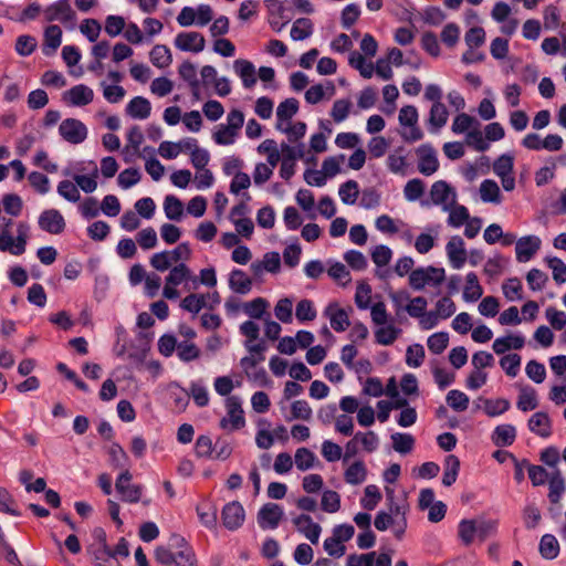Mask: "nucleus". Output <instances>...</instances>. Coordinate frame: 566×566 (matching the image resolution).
<instances>
[{
	"label": "nucleus",
	"instance_id": "obj_1",
	"mask_svg": "<svg viewBox=\"0 0 566 566\" xmlns=\"http://www.w3.org/2000/svg\"><path fill=\"white\" fill-rule=\"evenodd\" d=\"M446 279V272L443 268H436L429 265L427 268H418L409 274V285L420 291L428 286H438Z\"/></svg>",
	"mask_w": 566,
	"mask_h": 566
},
{
	"label": "nucleus",
	"instance_id": "obj_2",
	"mask_svg": "<svg viewBox=\"0 0 566 566\" xmlns=\"http://www.w3.org/2000/svg\"><path fill=\"white\" fill-rule=\"evenodd\" d=\"M227 416L220 420V428L228 431L240 430L245 426L244 411L241 399L229 396L226 400Z\"/></svg>",
	"mask_w": 566,
	"mask_h": 566
},
{
	"label": "nucleus",
	"instance_id": "obj_3",
	"mask_svg": "<svg viewBox=\"0 0 566 566\" xmlns=\"http://www.w3.org/2000/svg\"><path fill=\"white\" fill-rule=\"evenodd\" d=\"M132 473L128 469L123 471L115 482V489L120 494L124 502L137 503L140 501L143 494V486L139 484H132Z\"/></svg>",
	"mask_w": 566,
	"mask_h": 566
},
{
	"label": "nucleus",
	"instance_id": "obj_4",
	"mask_svg": "<svg viewBox=\"0 0 566 566\" xmlns=\"http://www.w3.org/2000/svg\"><path fill=\"white\" fill-rule=\"evenodd\" d=\"M430 198L433 205L449 210L457 202V192L447 181L438 180L431 186Z\"/></svg>",
	"mask_w": 566,
	"mask_h": 566
},
{
	"label": "nucleus",
	"instance_id": "obj_5",
	"mask_svg": "<svg viewBox=\"0 0 566 566\" xmlns=\"http://www.w3.org/2000/svg\"><path fill=\"white\" fill-rule=\"evenodd\" d=\"M61 137L73 145L83 143L87 137V128L80 119L66 118L59 126Z\"/></svg>",
	"mask_w": 566,
	"mask_h": 566
},
{
	"label": "nucleus",
	"instance_id": "obj_6",
	"mask_svg": "<svg viewBox=\"0 0 566 566\" xmlns=\"http://www.w3.org/2000/svg\"><path fill=\"white\" fill-rule=\"evenodd\" d=\"M416 153L418 156L417 168L421 175L431 176L438 171L439 160L437 157V151L431 145H421L417 148Z\"/></svg>",
	"mask_w": 566,
	"mask_h": 566
},
{
	"label": "nucleus",
	"instance_id": "obj_7",
	"mask_svg": "<svg viewBox=\"0 0 566 566\" xmlns=\"http://www.w3.org/2000/svg\"><path fill=\"white\" fill-rule=\"evenodd\" d=\"M45 20L49 22L60 21L64 24H74L75 12L70 0H57L44 10Z\"/></svg>",
	"mask_w": 566,
	"mask_h": 566
},
{
	"label": "nucleus",
	"instance_id": "obj_8",
	"mask_svg": "<svg viewBox=\"0 0 566 566\" xmlns=\"http://www.w3.org/2000/svg\"><path fill=\"white\" fill-rule=\"evenodd\" d=\"M284 516L283 509L276 503L264 504L258 513V523L262 530H274Z\"/></svg>",
	"mask_w": 566,
	"mask_h": 566
},
{
	"label": "nucleus",
	"instance_id": "obj_9",
	"mask_svg": "<svg viewBox=\"0 0 566 566\" xmlns=\"http://www.w3.org/2000/svg\"><path fill=\"white\" fill-rule=\"evenodd\" d=\"M222 524L229 531L238 530L242 526L245 512L242 504L238 501L226 504L221 512Z\"/></svg>",
	"mask_w": 566,
	"mask_h": 566
},
{
	"label": "nucleus",
	"instance_id": "obj_10",
	"mask_svg": "<svg viewBox=\"0 0 566 566\" xmlns=\"http://www.w3.org/2000/svg\"><path fill=\"white\" fill-rule=\"evenodd\" d=\"M175 46L180 51L199 53L205 49V36L195 31L180 32L175 38Z\"/></svg>",
	"mask_w": 566,
	"mask_h": 566
},
{
	"label": "nucleus",
	"instance_id": "obj_11",
	"mask_svg": "<svg viewBox=\"0 0 566 566\" xmlns=\"http://www.w3.org/2000/svg\"><path fill=\"white\" fill-rule=\"evenodd\" d=\"M39 227L51 234H60L65 229V220L56 209H46L39 217Z\"/></svg>",
	"mask_w": 566,
	"mask_h": 566
},
{
	"label": "nucleus",
	"instance_id": "obj_12",
	"mask_svg": "<svg viewBox=\"0 0 566 566\" xmlns=\"http://www.w3.org/2000/svg\"><path fill=\"white\" fill-rule=\"evenodd\" d=\"M541 239L536 235L522 237L516 241L515 252L518 262L530 261L541 248Z\"/></svg>",
	"mask_w": 566,
	"mask_h": 566
},
{
	"label": "nucleus",
	"instance_id": "obj_13",
	"mask_svg": "<svg viewBox=\"0 0 566 566\" xmlns=\"http://www.w3.org/2000/svg\"><path fill=\"white\" fill-rule=\"evenodd\" d=\"M447 255L453 269H461L467 261L464 241L461 237H451L446 247Z\"/></svg>",
	"mask_w": 566,
	"mask_h": 566
},
{
	"label": "nucleus",
	"instance_id": "obj_14",
	"mask_svg": "<svg viewBox=\"0 0 566 566\" xmlns=\"http://www.w3.org/2000/svg\"><path fill=\"white\" fill-rule=\"evenodd\" d=\"M64 101L72 106H85L93 102L94 92L85 84H78L63 94Z\"/></svg>",
	"mask_w": 566,
	"mask_h": 566
},
{
	"label": "nucleus",
	"instance_id": "obj_15",
	"mask_svg": "<svg viewBox=\"0 0 566 566\" xmlns=\"http://www.w3.org/2000/svg\"><path fill=\"white\" fill-rule=\"evenodd\" d=\"M324 315L329 318L332 328L337 333L345 332L350 325L347 312L337 303H329Z\"/></svg>",
	"mask_w": 566,
	"mask_h": 566
},
{
	"label": "nucleus",
	"instance_id": "obj_16",
	"mask_svg": "<svg viewBox=\"0 0 566 566\" xmlns=\"http://www.w3.org/2000/svg\"><path fill=\"white\" fill-rule=\"evenodd\" d=\"M293 523L297 531L302 533L311 543H318L322 527L317 523L313 522V518L310 515L301 514L293 518Z\"/></svg>",
	"mask_w": 566,
	"mask_h": 566
},
{
	"label": "nucleus",
	"instance_id": "obj_17",
	"mask_svg": "<svg viewBox=\"0 0 566 566\" xmlns=\"http://www.w3.org/2000/svg\"><path fill=\"white\" fill-rule=\"evenodd\" d=\"M9 224H11V220L7 223L6 228ZM0 251L21 255L25 251V240L22 238L14 239L8 229H3L0 232Z\"/></svg>",
	"mask_w": 566,
	"mask_h": 566
},
{
	"label": "nucleus",
	"instance_id": "obj_18",
	"mask_svg": "<svg viewBox=\"0 0 566 566\" xmlns=\"http://www.w3.org/2000/svg\"><path fill=\"white\" fill-rule=\"evenodd\" d=\"M531 432L542 438H548L552 434V421L544 411L535 412L527 422Z\"/></svg>",
	"mask_w": 566,
	"mask_h": 566
},
{
	"label": "nucleus",
	"instance_id": "obj_19",
	"mask_svg": "<svg viewBox=\"0 0 566 566\" xmlns=\"http://www.w3.org/2000/svg\"><path fill=\"white\" fill-rule=\"evenodd\" d=\"M172 539L178 547L175 564L177 566H198L196 554L185 539L178 535H174Z\"/></svg>",
	"mask_w": 566,
	"mask_h": 566
},
{
	"label": "nucleus",
	"instance_id": "obj_20",
	"mask_svg": "<svg viewBox=\"0 0 566 566\" xmlns=\"http://www.w3.org/2000/svg\"><path fill=\"white\" fill-rule=\"evenodd\" d=\"M566 491V482L559 469L552 472L548 480V500L552 504H558Z\"/></svg>",
	"mask_w": 566,
	"mask_h": 566
},
{
	"label": "nucleus",
	"instance_id": "obj_21",
	"mask_svg": "<svg viewBox=\"0 0 566 566\" xmlns=\"http://www.w3.org/2000/svg\"><path fill=\"white\" fill-rule=\"evenodd\" d=\"M233 67L235 73L242 80L243 86L245 88H251L256 83L255 77V67L252 62L243 59L235 60L233 63Z\"/></svg>",
	"mask_w": 566,
	"mask_h": 566
},
{
	"label": "nucleus",
	"instance_id": "obj_22",
	"mask_svg": "<svg viewBox=\"0 0 566 566\" xmlns=\"http://www.w3.org/2000/svg\"><path fill=\"white\" fill-rule=\"evenodd\" d=\"M151 112L150 102L142 96L134 97L126 106V113L136 119H146Z\"/></svg>",
	"mask_w": 566,
	"mask_h": 566
},
{
	"label": "nucleus",
	"instance_id": "obj_23",
	"mask_svg": "<svg viewBox=\"0 0 566 566\" xmlns=\"http://www.w3.org/2000/svg\"><path fill=\"white\" fill-rule=\"evenodd\" d=\"M516 439V429L512 424H500L492 433V441L497 447H509Z\"/></svg>",
	"mask_w": 566,
	"mask_h": 566
},
{
	"label": "nucleus",
	"instance_id": "obj_24",
	"mask_svg": "<svg viewBox=\"0 0 566 566\" xmlns=\"http://www.w3.org/2000/svg\"><path fill=\"white\" fill-rule=\"evenodd\" d=\"M525 344V339L521 335H509L499 337L493 342L492 348L497 355H502L510 349H521Z\"/></svg>",
	"mask_w": 566,
	"mask_h": 566
},
{
	"label": "nucleus",
	"instance_id": "obj_25",
	"mask_svg": "<svg viewBox=\"0 0 566 566\" xmlns=\"http://www.w3.org/2000/svg\"><path fill=\"white\" fill-rule=\"evenodd\" d=\"M61 41H62L61 28L55 24L49 25L44 31L43 53L45 55L53 54L57 50V48L61 45Z\"/></svg>",
	"mask_w": 566,
	"mask_h": 566
},
{
	"label": "nucleus",
	"instance_id": "obj_26",
	"mask_svg": "<svg viewBox=\"0 0 566 566\" xmlns=\"http://www.w3.org/2000/svg\"><path fill=\"white\" fill-rule=\"evenodd\" d=\"M449 117V112L443 103H433L429 113V125L433 133L442 128Z\"/></svg>",
	"mask_w": 566,
	"mask_h": 566
},
{
	"label": "nucleus",
	"instance_id": "obj_27",
	"mask_svg": "<svg viewBox=\"0 0 566 566\" xmlns=\"http://www.w3.org/2000/svg\"><path fill=\"white\" fill-rule=\"evenodd\" d=\"M478 533H480L482 535L483 527L482 526L478 527L474 520H462L459 523L458 535H459V538L461 539V542L465 546H469L473 543L475 535Z\"/></svg>",
	"mask_w": 566,
	"mask_h": 566
},
{
	"label": "nucleus",
	"instance_id": "obj_28",
	"mask_svg": "<svg viewBox=\"0 0 566 566\" xmlns=\"http://www.w3.org/2000/svg\"><path fill=\"white\" fill-rule=\"evenodd\" d=\"M229 285L232 291L239 294H248L252 289V280L239 269L231 272Z\"/></svg>",
	"mask_w": 566,
	"mask_h": 566
},
{
	"label": "nucleus",
	"instance_id": "obj_29",
	"mask_svg": "<svg viewBox=\"0 0 566 566\" xmlns=\"http://www.w3.org/2000/svg\"><path fill=\"white\" fill-rule=\"evenodd\" d=\"M367 478V468L364 461L357 460L352 463L344 473V479L348 484L357 485Z\"/></svg>",
	"mask_w": 566,
	"mask_h": 566
},
{
	"label": "nucleus",
	"instance_id": "obj_30",
	"mask_svg": "<svg viewBox=\"0 0 566 566\" xmlns=\"http://www.w3.org/2000/svg\"><path fill=\"white\" fill-rule=\"evenodd\" d=\"M483 294V289L479 283L478 275L474 272L467 274L463 298L467 302H475Z\"/></svg>",
	"mask_w": 566,
	"mask_h": 566
},
{
	"label": "nucleus",
	"instance_id": "obj_31",
	"mask_svg": "<svg viewBox=\"0 0 566 566\" xmlns=\"http://www.w3.org/2000/svg\"><path fill=\"white\" fill-rule=\"evenodd\" d=\"M539 554L545 559H555L559 554V543L552 534H545L539 542Z\"/></svg>",
	"mask_w": 566,
	"mask_h": 566
},
{
	"label": "nucleus",
	"instance_id": "obj_32",
	"mask_svg": "<svg viewBox=\"0 0 566 566\" xmlns=\"http://www.w3.org/2000/svg\"><path fill=\"white\" fill-rule=\"evenodd\" d=\"M348 63L352 67L359 71L364 78H370L375 73L374 64L367 62L365 56L357 51H354L349 54Z\"/></svg>",
	"mask_w": 566,
	"mask_h": 566
},
{
	"label": "nucleus",
	"instance_id": "obj_33",
	"mask_svg": "<svg viewBox=\"0 0 566 566\" xmlns=\"http://www.w3.org/2000/svg\"><path fill=\"white\" fill-rule=\"evenodd\" d=\"M353 108V103L349 98H339L333 103L331 108L332 119L339 124L347 119Z\"/></svg>",
	"mask_w": 566,
	"mask_h": 566
},
{
	"label": "nucleus",
	"instance_id": "obj_34",
	"mask_svg": "<svg viewBox=\"0 0 566 566\" xmlns=\"http://www.w3.org/2000/svg\"><path fill=\"white\" fill-rule=\"evenodd\" d=\"M150 62L159 67L164 69L170 65L172 56L170 50L166 45L157 44L149 52Z\"/></svg>",
	"mask_w": 566,
	"mask_h": 566
},
{
	"label": "nucleus",
	"instance_id": "obj_35",
	"mask_svg": "<svg viewBox=\"0 0 566 566\" xmlns=\"http://www.w3.org/2000/svg\"><path fill=\"white\" fill-rule=\"evenodd\" d=\"M460 470V461L458 457L450 454L444 461V472L442 476V484L444 486H451L458 478Z\"/></svg>",
	"mask_w": 566,
	"mask_h": 566
},
{
	"label": "nucleus",
	"instance_id": "obj_36",
	"mask_svg": "<svg viewBox=\"0 0 566 566\" xmlns=\"http://www.w3.org/2000/svg\"><path fill=\"white\" fill-rule=\"evenodd\" d=\"M298 111V101L291 97L281 102L276 108L277 123L289 122Z\"/></svg>",
	"mask_w": 566,
	"mask_h": 566
},
{
	"label": "nucleus",
	"instance_id": "obj_37",
	"mask_svg": "<svg viewBox=\"0 0 566 566\" xmlns=\"http://www.w3.org/2000/svg\"><path fill=\"white\" fill-rule=\"evenodd\" d=\"M516 406L521 411L524 412L536 409L538 406V400L535 389L531 387L522 388Z\"/></svg>",
	"mask_w": 566,
	"mask_h": 566
},
{
	"label": "nucleus",
	"instance_id": "obj_38",
	"mask_svg": "<svg viewBox=\"0 0 566 566\" xmlns=\"http://www.w3.org/2000/svg\"><path fill=\"white\" fill-rule=\"evenodd\" d=\"M313 33V23L310 19H297L291 29V38L294 41H302L310 38Z\"/></svg>",
	"mask_w": 566,
	"mask_h": 566
},
{
	"label": "nucleus",
	"instance_id": "obj_39",
	"mask_svg": "<svg viewBox=\"0 0 566 566\" xmlns=\"http://www.w3.org/2000/svg\"><path fill=\"white\" fill-rule=\"evenodd\" d=\"M191 279V271L185 263H179L170 269L166 277L168 285L178 286Z\"/></svg>",
	"mask_w": 566,
	"mask_h": 566
},
{
	"label": "nucleus",
	"instance_id": "obj_40",
	"mask_svg": "<svg viewBox=\"0 0 566 566\" xmlns=\"http://www.w3.org/2000/svg\"><path fill=\"white\" fill-rule=\"evenodd\" d=\"M481 199L484 202L499 203L501 201V191L494 180L485 179L480 186Z\"/></svg>",
	"mask_w": 566,
	"mask_h": 566
},
{
	"label": "nucleus",
	"instance_id": "obj_41",
	"mask_svg": "<svg viewBox=\"0 0 566 566\" xmlns=\"http://www.w3.org/2000/svg\"><path fill=\"white\" fill-rule=\"evenodd\" d=\"M382 495L379 488L375 484H369L364 490V496L360 500V505L368 511H373L381 501Z\"/></svg>",
	"mask_w": 566,
	"mask_h": 566
},
{
	"label": "nucleus",
	"instance_id": "obj_42",
	"mask_svg": "<svg viewBox=\"0 0 566 566\" xmlns=\"http://www.w3.org/2000/svg\"><path fill=\"white\" fill-rule=\"evenodd\" d=\"M91 551L96 566H118L109 546H91Z\"/></svg>",
	"mask_w": 566,
	"mask_h": 566
},
{
	"label": "nucleus",
	"instance_id": "obj_43",
	"mask_svg": "<svg viewBox=\"0 0 566 566\" xmlns=\"http://www.w3.org/2000/svg\"><path fill=\"white\" fill-rule=\"evenodd\" d=\"M447 211L449 212L448 224L450 227L460 228L470 219L468 208L457 205V202Z\"/></svg>",
	"mask_w": 566,
	"mask_h": 566
},
{
	"label": "nucleus",
	"instance_id": "obj_44",
	"mask_svg": "<svg viewBox=\"0 0 566 566\" xmlns=\"http://www.w3.org/2000/svg\"><path fill=\"white\" fill-rule=\"evenodd\" d=\"M392 514L395 515H405V511L399 505H391L390 506V513L386 512H379L375 518V527L378 531H386L389 526L395 524V521L392 518Z\"/></svg>",
	"mask_w": 566,
	"mask_h": 566
},
{
	"label": "nucleus",
	"instance_id": "obj_45",
	"mask_svg": "<svg viewBox=\"0 0 566 566\" xmlns=\"http://www.w3.org/2000/svg\"><path fill=\"white\" fill-rule=\"evenodd\" d=\"M164 210L169 220L178 221L182 216L184 206L179 198L168 195L164 201Z\"/></svg>",
	"mask_w": 566,
	"mask_h": 566
},
{
	"label": "nucleus",
	"instance_id": "obj_46",
	"mask_svg": "<svg viewBox=\"0 0 566 566\" xmlns=\"http://www.w3.org/2000/svg\"><path fill=\"white\" fill-rule=\"evenodd\" d=\"M268 307L269 302L265 298L256 297L250 302L244 303L243 311L249 317L260 319L266 312Z\"/></svg>",
	"mask_w": 566,
	"mask_h": 566
},
{
	"label": "nucleus",
	"instance_id": "obj_47",
	"mask_svg": "<svg viewBox=\"0 0 566 566\" xmlns=\"http://www.w3.org/2000/svg\"><path fill=\"white\" fill-rule=\"evenodd\" d=\"M392 448L399 453H409L415 446V438L410 433L396 432L391 434Z\"/></svg>",
	"mask_w": 566,
	"mask_h": 566
},
{
	"label": "nucleus",
	"instance_id": "obj_48",
	"mask_svg": "<svg viewBox=\"0 0 566 566\" xmlns=\"http://www.w3.org/2000/svg\"><path fill=\"white\" fill-rule=\"evenodd\" d=\"M57 193L70 202H77L81 198L80 190L75 181L64 179L57 185Z\"/></svg>",
	"mask_w": 566,
	"mask_h": 566
},
{
	"label": "nucleus",
	"instance_id": "obj_49",
	"mask_svg": "<svg viewBox=\"0 0 566 566\" xmlns=\"http://www.w3.org/2000/svg\"><path fill=\"white\" fill-rule=\"evenodd\" d=\"M403 151L405 149L399 147L387 157V167L391 172L405 174L407 161Z\"/></svg>",
	"mask_w": 566,
	"mask_h": 566
},
{
	"label": "nucleus",
	"instance_id": "obj_50",
	"mask_svg": "<svg viewBox=\"0 0 566 566\" xmlns=\"http://www.w3.org/2000/svg\"><path fill=\"white\" fill-rule=\"evenodd\" d=\"M180 306L192 314H198L203 307L208 306L205 294H189L180 303Z\"/></svg>",
	"mask_w": 566,
	"mask_h": 566
},
{
	"label": "nucleus",
	"instance_id": "obj_51",
	"mask_svg": "<svg viewBox=\"0 0 566 566\" xmlns=\"http://www.w3.org/2000/svg\"><path fill=\"white\" fill-rule=\"evenodd\" d=\"M197 513L200 522L208 528L217 525V509L209 503H202L197 506Z\"/></svg>",
	"mask_w": 566,
	"mask_h": 566
},
{
	"label": "nucleus",
	"instance_id": "obj_52",
	"mask_svg": "<svg viewBox=\"0 0 566 566\" xmlns=\"http://www.w3.org/2000/svg\"><path fill=\"white\" fill-rule=\"evenodd\" d=\"M400 332L394 325L382 326L375 332V338L379 345L388 346L398 338Z\"/></svg>",
	"mask_w": 566,
	"mask_h": 566
},
{
	"label": "nucleus",
	"instance_id": "obj_53",
	"mask_svg": "<svg viewBox=\"0 0 566 566\" xmlns=\"http://www.w3.org/2000/svg\"><path fill=\"white\" fill-rule=\"evenodd\" d=\"M429 350L434 355H440L449 345V334L446 332L434 333L427 340Z\"/></svg>",
	"mask_w": 566,
	"mask_h": 566
},
{
	"label": "nucleus",
	"instance_id": "obj_54",
	"mask_svg": "<svg viewBox=\"0 0 566 566\" xmlns=\"http://www.w3.org/2000/svg\"><path fill=\"white\" fill-rule=\"evenodd\" d=\"M511 407V403L507 399L499 398V399H486L484 401V412L489 417H496L504 412H506Z\"/></svg>",
	"mask_w": 566,
	"mask_h": 566
},
{
	"label": "nucleus",
	"instance_id": "obj_55",
	"mask_svg": "<svg viewBox=\"0 0 566 566\" xmlns=\"http://www.w3.org/2000/svg\"><path fill=\"white\" fill-rule=\"evenodd\" d=\"M447 403L455 411H464L469 407V397L457 389L450 390L447 395Z\"/></svg>",
	"mask_w": 566,
	"mask_h": 566
},
{
	"label": "nucleus",
	"instance_id": "obj_56",
	"mask_svg": "<svg viewBox=\"0 0 566 566\" xmlns=\"http://www.w3.org/2000/svg\"><path fill=\"white\" fill-rule=\"evenodd\" d=\"M338 195L346 205H353L359 195L358 184L355 180H348L340 185Z\"/></svg>",
	"mask_w": 566,
	"mask_h": 566
},
{
	"label": "nucleus",
	"instance_id": "obj_57",
	"mask_svg": "<svg viewBox=\"0 0 566 566\" xmlns=\"http://www.w3.org/2000/svg\"><path fill=\"white\" fill-rule=\"evenodd\" d=\"M97 174H98L97 167L94 166V169L90 176L75 175L73 177V179H74L75 184L77 185V187H80L84 192L91 193V192L95 191L97 188V181H96Z\"/></svg>",
	"mask_w": 566,
	"mask_h": 566
},
{
	"label": "nucleus",
	"instance_id": "obj_58",
	"mask_svg": "<svg viewBox=\"0 0 566 566\" xmlns=\"http://www.w3.org/2000/svg\"><path fill=\"white\" fill-rule=\"evenodd\" d=\"M295 464L300 471H306L314 465L315 454L307 448H298L295 452Z\"/></svg>",
	"mask_w": 566,
	"mask_h": 566
},
{
	"label": "nucleus",
	"instance_id": "obj_59",
	"mask_svg": "<svg viewBox=\"0 0 566 566\" xmlns=\"http://www.w3.org/2000/svg\"><path fill=\"white\" fill-rule=\"evenodd\" d=\"M316 314V310L311 300L304 298L297 303L295 315L300 322L313 321L315 319Z\"/></svg>",
	"mask_w": 566,
	"mask_h": 566
},
{
	"label": "nucleus",
	"instance_id": "obj_60",
	"mask_svg": "<svg viewBox=\"0 0 566 566\" xmlns=\"http://www.w3.org/2000/svg\"><path fill=\"white\" fill-rule=\"evenodd\" d=\"M424 192V182L419 178L410 179L405 188L403 195L408 201L418 200Z\"/></svg>",
	"mask_w": 566,
	"mask_h": 566
},
{
	"label": "nucleus",
	"instance_id": "obj_61",
	"mask_svg": "<svg viewBox=\"0 0 566 566\" xmlns=\"http://www.w3.org/2000/svg\"><path fill=\"white\" fill-rule=\"evenodd\" d=\"M465 143L476 151H485L489 148V144L479 128H473L467 133Z\"/></svg>",
	"mask_w": 566,
	"mask_h": 566
},
{
	"label": "nucleus",
	"instance_id": "obj_62",
	"mask_svg": "<svg viewBox=\"0 0 566 566\" xmlns=\"http://www.w3.org/2000/svg\"><path fill=\"white\" fill-rule=\"evenodd\" d=\"M473 124H479L476 119L467 113H460L453 119L451 129L454 134H463L471 130Z\"/></svg>",
	"mask_w": 566,
	"mask_h": 566
},
{
	"label": "nucleus",
	"instance_id": "obj_63",
	"mask_svg": "<svg viewBox=\"0 0 566 566\" xmlns=\"http://www.w3.org/2000/svg\"><path fill=\"white\" fill-rule=\"evenodd\" d=\"M464 41L468 48L478 49L485 42V31L481 27H473L465 32Z\"/></svg>",
	"mask_w": 566,
	"mask_h": 566
},
{
	"label": "nucleus",
	"instance_id": "obj_64",
	"mask_svg": "<svg viewBox=\"0 0 566 566\" xmlns=\"http://www.w3.org/2000/svg\"><path fill=\"white\" fill-rule=\"evenodd\" d=\"M136 242L144 250L154 249L157 245V233L154 228L148 227L139 231L136 235Z\"/></svg>",
	"mask_w": 566,
	"mask_h": 566
}]
</instances>
